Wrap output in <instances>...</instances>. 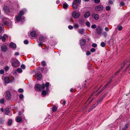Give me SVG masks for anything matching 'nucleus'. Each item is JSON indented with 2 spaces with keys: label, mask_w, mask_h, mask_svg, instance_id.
<instances>
[{
  "label": "nucleus",
  "mask_w": 130,
  "mask_h": 130,
  "mask_svg": "<svg viewBox=\"0 0 130 130\" xmlns=\"http://www.w3.org/2000/svg\"><path fill=\"white\" fill-rule=\"evenodd\" d=\"M45 88V85L43 84L41 85L39 84H37L36 85L34 89L36 91H41L42 89H44Z\"/></svg>",
  "instance_id": "nucleus-1"
},
{
  "label": "nucleus",
  "mask_w": 130,
  "mask_h": 130,
  "mask_svg": "<svg viewBox=\"0 0 130 130\" xmlns=\"http://www.w3.org/2000/svg\"><path fill=\"white\" fill-rule=\"evenodd\" d=\"M3 23L5 25L9 26L11 24V22L9 19L5 18L3 19Z\"/></svg>",
  "instance_id": "nucleus-2"
},
{
  "label": "nucleus",
  "mask_w": 130,
  "mask_h": 130,
  "mask_svg": "<svg viewBox=\"0 0 130 130\" xmlns=\"http://www.w3.org/2000/svg\"><path fill=\"white\" fill-rule=\"evenodd\" d=\"M20 63L18 60L16 59L13 60V63H12V65L13 67H18L20 65Z\"/></svg>",
  "instance_id": "nucleus-3"
},
{
  "label": "nucleus",
  "mask_w": 130,
  "mask_h": 130,
  "mask_svg": "<svg viewBox=\"0 0 130 130\" xmlns=\"http://www.w3.org/2000/svg\"><path fill=\"white\" fill-rule=\"evenodd\" d=\"M5 98L7 100H9L11 99V94L9 90L7 91L6 92Z\"/></svg>",
  "instance_id": "nucleus-4"
},
{
  "label": "nucleus",
  "mask_w": 130,
  "mask_h": 130,
  "mask_svg": "<svg viewBox=\"0 0 130 130\" xmlns=\"http://www.w3.org/2000/svg\"><path fill=\"white\" fill-rule=\"evenodd\" d=\"M4 10L5 11V12L8 14L10 12V8L8 6H5L3 7Z\"/></svg>",
  "instance_id": "nucleus-5"
},
{
  "label": "nucleus",
  "mask_w": 130,
  "mask_h": 130,
  "mask_svg": "<svg viewBox=\"0 0 130 130\" xmlns=\"http://www.w3.org/2000/svg\"><path fill=\"white\" fill-rule=\"evenodd\" d=\"M96 31L98 35L101 34L102 32V27L100 26H98L96 29Z\"/></svg>",
  "instance_id": "nucleus-6"
},
{
  "label": "nucleus",
  "mask_w": 130,
  "mask_h": 130,
  "mask_svg": "<svg viewBox=\"0 0 130 130\" xmlns=\"http://www.w3.org/2000/svg\"><path fill=\"white\" fill-rule=\"evenodd\" d=\"M103 6L101 5H99L98 6H96L95 7V10L97 11H102L103 10Z\"/></svg>",
  "instance_id": "nucleus-7"
},
{
  "label": "nucleus",
  "mask_w": 130,
  "mask_h": 130,
  "mask_svg": "<svg viewBox=\"0 0 130 130\" xmlns=\"http://www.w3.org/2000/svg\"><path fill=\"white\" fill-rule=\"evenodd\" d=\"M72 16L75 18H78L79 16V14L76 13L75 11H73L72 13Z\"/></svg>",
  "instance_id": "nucleus-8"
},
{
  "label": "nucleus",
  "mask_w": 130,
  "mask_h": 130,
  "mask_svg": "<svg viewBox=\"0 0 130 130\" xmlns=\"http://www.w3.org/2000/svg\"><path fill=\"white\" fill-rule=\"evenodd\" d=\"M36 32L35 30L31 31L30 33V36L32 38H35L36 37L37 35L36 34Z\"/></svg>",
  "instance_id": "nucleus-9"
},
{
  "label": "nucleus",
  "mask_w": 130,
  "mask_h": 130,
  "mask_svg": "<svg viewBox=\"0 0 130 130\" xmlns=\"http://www.w3.org/2000/svg\"><path fill=\"white\" fill-rule=\"evenodd\" d=\"M78 3L77 2H73L72 6L73 7L74 9H77L78 5Z\"/></svg>",
  "instance_id": "nucleus-10"
},
{
  "label": "nucleus",
  "mask_w": 130,
  "mask_h": 130,
  "mask_svg": "<svg viewBox=\"0 0 130 130\" xmlns=\"http://www.w3.org/2000/svg\"><path fill=\"white\" fill-rule=\"evenodd\" d=\"M7 47L5 45H3L1 47V50L3 52H6L7 50Z\"/></svg>",
  "instance_id": "nucleus-11"
},
{
  "label": "nucleus",
  "mask_w": 130,
  "mask_h": 130,
  "mask_svg": "<svg viewBox=\"0 0 130 130\" xmlns=\"http://www.w3.org/2000/svg\"><path fill=\"white\" fill-rule=\"evenodd\" d=\"M39 38V41H44L46 40V37L43 35H40Z\"/></svg>",
  "instance_id": "nucleus-12"
},
{
  "label": "nucleus",
  "mask_w": 130,
  "mask_h": 130,
  "mask_svg": "<svg viewBox=\"0 0 130 130\" xmlns=\"http://www.w3.org/2000/svg\"><path fill=\"white\" fill-rule=\"evenodd\" d=\"M36 75L37 76V79L39 80L42 78V75L41 73H37L36 74Z\"/></svg>",
  "instance_id": "nucleus-13"
},
{
  "label": "nucleus",
  "mask_w": 130,
  "mask_h": 130,
  "mask_svg": "<svg viewBox=\"0 0 130 130\" xmlns=\"http://www.w3.org/2000/svg\"><path fill=\"white\" fill-rule=\"evenodd\" d=\"M92 17L96 20H97L99 19V15L98 14L93 13L92 15Z\"/></svg>",
  "instance_id": "nucleus-14"
},
{
  "label": "nucleus",
  "mask_w": 130,
  "mask_h": 130,
  "mask_svg": "<svg viewBox=\"0 0 130 130\" xmlns=\"http://www.w3.org/2000/svg\"><path fill=\"white\" fill-rule=\"evenodd\" d=\"M4 81L7 83H9L10 82V78L9 77H6L4 78Z\"/></svg>",
  "instance_id": "nucleus-15"
},
{
  "label": "nucleus",
  "mask_w": 130,
  "mask_h": 130,
  "mask_svg": "<svg viewBox=\"0 0 130 130\" xmlns=\"http://www.w3.org/2000/svg\"><path fill=\"white\" fill-rule=\"evenodd\" d=\"M5 36L8 37V36L6 34H5L4 35L2 36V35H0V39H2V41H5Z\"/></svg>",
  "instance_id": "nucleus-16"
},
{
  "label": "nucleus",
  "mask_w": 130,
  "mask_h": 130,
  "mask_svg": "<svg viewBox=\"0 0 130 130\" xmlns=\"http://www.w3.org/2000/svg\"><path fill=\"white\" fill-rule=\"evenodd\" d=\"M90 13L89 12L87 11L85 14L84 16L86 18H87L90 16Z\"/></svg>",
  "instance_id": "nucleus-17"
},
{
  "label": "nucleus",
  "mask_w": 130,
  "mask_h": 130,
  "mask_svg": "<svg viewBox=\"0 0 130 130\" xmlns=\"http://www.w3.org/2000/svg\"><path fill=\"white\" fill-rule=\"evenodd\" d=\"M9 45L11 48H15L16 46V44L12 42H11L10 43Z\"/></svg>",
  "instance_id": "nucleus-18"
},
{
  "label": "nucleus",
  "mask_w": 130,
  "mask_h": 130,
  "mask_svg": "<svg viewBox=\"0 0 130 130\" xmlns=\"http://www.w3.org/2000/svg\"><path fill=\"white\" fill-rule=\"evenodd\" d=\"M85 29L84 28H82L79 29L78 32L80 34H83L84 32Z\"/></svg>",
  "instance_id": "nucleus-19"
},
{
  "label": "nucleus",
  "mask_w": 130,
  "mask_h": 130,
  "mask_svg": "<svg viewBox=\"0 0 130 130\" xmlns=\"http://www.w3.org/2000/svg\"><path fill=\"white\" fill-rule=\"evenodd\" d=\"M16 121L18 122H21L22 121V119L20 117H18L17 118Z\"/></svg>",
  "instance_id": "nucleus-20"
},
{
  "label": "nucleus",
  "mask_w": 130,
  "mask_h": 130,
  "mask_svg": "<svg viewBox=\"0 0 130 130\" xmlns=\"http://www.w3.org/2000/svg\"><path fill=\"white\" fill-rule=\"evenodd\" d=\"M112 80V79H111L107 83L104 87L106 88L111 83Z\"/></svg>",
  "instance_id": "nucleus-21"
},
{
  "label": "nucleus",
  "mask_w": 130,
  "mask_h": 130,
  "mask_svg": "<svg viewBox=\"0 0 130 130\" xmlns=\"http://www.w3.org/2000/svg\"><path fill=\"white\" fill-rule=\"evenodd\" d=\"M9 109L8 108H6L5 109V114L8 115L9 113Z\"/></svg>",
  "instance_id": "nucleus-22"
},
{
  "label": "nucleus",
  "mask_w": 130,
  "mask_h": 130,
  "mask_svg": "<svg viewBox=\"0 0 130 130\" xmlns=\"http://www.w3.org/2000/svg\"><path fill=\"white\" fill-rule=\"evenodd\" d=\"M57 109V108L55 105H54L52 107V110L54 112H55Z\"/></svg>",
  "instance_id": "nucleus-23"
},
{
  "label": "nucleus",
  "mask_w": 130,
  "mask_h": 130,
  "mask_svg": "<svg viewBox=\"0 0 130 130\" xmlns=\"http://www.w3.org/2000/svg\"><path fill=\"white\" fill-rule=\"evenodd\" d=\"M68 7V5L66 3H65L63 4V8L64 9H67Z\"/></svg>",
  "instance_id": "nucleus-24"
},
{
  "label": "nucleus",
  "mask_w": 130,
  "mask_h": 130,
  "mask_svg": "<svg viewBox=\"0 0 130 130\" xmlns=\"http://www.w3.org/2000/svg\"><path fill=\"white\" fill-rule=\"evenodd\" d=\"M86 41H80V44L81 46H85L86 45Z\"/></svg>",
  "instance_id": "nucleus-25"
},
{
  "label": "nucleus",
  "mask_w": 130,
  "mask_h": 130,
  "mask_svg": "<svg viewBox=\"0 0 130 130\" xmlns=\"http://www.w3.org/2000/svg\"><path fill=\"white\" fill-rule=\"evenodd\" d=\"M47 93L46 91L45 90H43L42 91V94L43 96H44L46 95Z\"/></svg>",
  "instance_id": "nucleus-26"
},
{
  "label": "nucleus",
  "mask_w": 130,
  "mask_h": 130,
  "mask_svg": "<svg viewBox=\"0 0 130 130\" xmlns=\"http://www.w3.org/2000/svg\"><path fill=\"white\" fill-rule=\"evenodd\" d=\"M22 17V16L19 15L16 18V20H17V21H20Z\"/></svg>",
  "instance_id": "nucleus-27"
},
{
  "label": "nucleus",
  "mask_w": 130,
  "mask_h": 130,
  "mask_svg": "<svg viewBox=\"0 0 130 130\" xmlns=\"http://www.w3.org/2000/svg\"><path fill=\"white\" fill-rule=\"evenodd\" d=\"M12 123V121L11 119H9L8 120V125L9 126L11 125Z\"/></svg>",
  "instance_id": "nucleus-28"
},
{
  "label": "nucleus",
  "mask_w": 130,
  "mask_h": 130,
  "mask_svg": "<svg viewBox=\"0 0 130 130\" xmlns=\"http://www.w3.org/2000/svg\"><path fill=\"white\" fill-rule=\"evenodd\" d=\"M24 14V12L23 10H21L19 11V15L22 16Z\"/></svg>",
  "instance_id": "nucleus-29"
},
{
  "label": "nucleus",
  "mask_w": 130,
  "mask_h": 130,
  "mask_svg": "<svg viewBox=\"0 0 130 130\" xmlns=\"http://www.w3.org/2000/svg\"><path fill=\"white\" fill-rule=\"evenodd\" d=\"M103 99V98L101 97L97 101L98 103L99 104L101 102H102Z\"/></svg>",
  "instance_id": "nucleus-30"
},
{
  "label": "nucleus",
  "mask_w": 130,
  "mask_h": 130,
  "mask_svg": "<svg viewBox=\"0 0 130 130\" xmlns=\"http://www.w3.org/2000/svg\"><path fill=\"white\" fill-rule=\"evenodd\" d=\"M95 107L93 105L89 109L88 111L89 112H90L91 110L93 109Z\"/></svg>",
  "instance_id": "nucleus-31"
},
{
  "label": "nucleus",
  "mask_w": 130,
  "mask_h": 130,
  "mask_svg": "<svg viewBox=\"0 0 130 130\" xmlns=\"http://www.w3.org/2000/svg\"><path fill=\"white\" fill-rule=\"evenodd\" d=\"M79 25L77 23L74 25V28H78L79 27Z\"/></svg>",
  "instance_id": "nucleus-32"
},
{
  "label": "nucleus",
  "mask_w": 130,
  "mask_h": 130,
  "mask_svg": "<svg viewBox=\"0 0 130 130\" xmlns=\"http://www.w3.org/2000/svg\"><path fill=\"white\" fill-rule=\"evenodd\" d=\"M17 71L19 73H21L22 72V70L21 68H19L17 70Z\"/></svg>",
  "instance_id": "nucleus-33"
},
{
  "label": "nucleus",
  "mask_w": 130,
  "mask_h": 130,
  "mask_svg": "<svg viewBox=\"0 0 130 130\" xmlns=\"http://www.w3.org/2000/svg\"><path fill=\"white\" fill-rule=\"evenodd\" d=\"M50 43L51 46H54L56 44L53 41H50Z\"/></svg>",
  "instance_id": "nucleus-34"
},
{
  "label": "nucleus",
  "mask_w": 130,
  "mask_h": 130,
  "mask_svg": "<svg viewBox=\"0 0 130 130\" xmlns=\"http://www.w3.org/2000/svg\"><path fill=\"white\" fill-rule=\"evenodd\" d=\"M86 26L89 27H90V23L89 21H87L86 22Z\"/></svg>",
  "instance_id": "nucleus-35"
},
{
  "label": "nucleus",
  "mask_w": 130,
  "mask_h": 130,
  "mask_svg": "<svg viewBox=\"0 0 130 130\" xmlns=\"http://www.w3.org/2000/svg\"><path fill=\"white\" fill-rule=\"evenodd\" d=\"M100 45L102 47H104L106 45L105 43L104 42H102L100 44Z\"/></svg>",
  "instance_id": "nucleus-36"
},
{
  "label": "nucleus",
  "mask_w": 130,
  "mask_h": 130,
  "mask_svg": "<svg viewBox=\"0 0 130 130\" xmlns=\"http://www.w3.org/2000/svg\"><path fill=\"white\" fill-rule=\"evenodd\" d=\"M129 126V123H126L124 127V129H126Z\"/></svg>",
  "instance_id": "nucleus-37"
},
{
  "label": "nucleus",
  "mask_w": 130,
  "mask_h": 130,
  "mask_svg": "<svg viewBox=\"0 0 130 130\" xmlns=\"http://www.w3.org/2000/svg\"><path fill=\"white\" fill-rule=\"evenodd\" d=\"M106 87H103L102 89L98 92L99 93H101L102 92L105 88Z\"/></svg>",
  "instance_id": "nucleus-38"
},
{
  "label": "nucleus",
  "mask_w": 130,
  "mask_h": 130,
  "mask_svg": "<svg viewBox=\"0 0 130 130\" xmlns=\"http://www.w3.org/2000/svg\"><path fill=\"white\" fill-rule=\"evenodd\" d=\"M96 51V49L94 48H91L90 50V51L92 53Z\"/></svg>",
  "instance_id": "nucleus-39"
},
{
  "label": "nucleus",
  "mask_w": 130,
  "mask_h": 130,
  "mask_svg": "<svg viewBox=\"0 0 130 130\" xmlns=\"http://www.w3.org/2000/svg\"><path fill=\"white\" fill-rule=\"evenodd\" d=\"M110 9V7L109 6H106V9L107 11H109Z\"/></svg>",
  "instance_id": "nucleus-40"
},
{
  "label": "nucleus",
  "mask_w": 130,
  "mask_h": 130,
  "mask_svg": "<svg viewBox=\"0 0 130 130\" xmlns=\"http://www.w3.org/2000/svg\"><path fill=\"white\" fill-rule=\"evenodd\" d=\"M60 103L62 104H63L64 105H65L66 103V102L65 100H62L60 101Z\"/></svg>",
  "instance_id": "nucleus-41"
},
{
  "label": "nucleus",
  "mask_w": 130,
  "mask_h": 130,
  "mask_svg": "<svg viewBox=\"0 0 130 130\" xmlns=\"http://www.w3.org/2000/svg\"><path fill=\"white\" fill-rule=\"evenodd\" d=\"M18 91L20 93H22L24 91L23 89L22 88H19L18 90Z\"/></svg>",
  "instance_id": "nucleus-42"
},
{
  "label": "nucleus",
  "mask_w": 130,
  "mask_h": 130,
  "mask_svg": "<svg viewBox=\"0 0 130 130\" xmlns=\"http://www.w3.org/2000/svg\"><path fill=\"white\" fill-rule=\"evenodd\" d=\"M123 28V27L122 26H120L118 27V28H117L118 29L119 31L121 30Z\"/></svg>",
  "instance_id": "nucleus-43"
},
{
  "label": "nucleus",
  "mask_w": 130,
  "mask_h": 130,
  "mask_svg": "<svg viewBox=\"0 0 130 130\" xmlns=\"http://www.w3.org/2000/svg\"><path fill=\"white\" fill-rule=\"evenodd\" d=\"M92 46L93 47H97V45L95 43H93L92 45Z\"/></svg>",
  "instance_id": "nucleus-44"
},
{
  "label": "nucleus",
  "mask_w": 130,
  "mask_h": 130,
  "mask_svg": "<svg viewBox=\"0 0 130 130\" xmlns=\"http://www.w3.org/2000/svg\"><path fill=\"white\" fill-rule=\"evenodd\" d=\"M49 85V82H46V83L45 85V86L46 87H48Z\"/></svg>",
  "instance_id": "nucleus-45"
},
{
  "label": "nucleus",
  "mask_w": 130,
  "mask_h": 130,
  "mask_svg": "<svg viewBox=\"0 0 130 130\" xmlns=\"http://www.w3.org/2000/svg\"><path fill=\"white\" fill-rule=\"evenodd\" d=\"M94 2L95 4H99L100 2V0H94Z\"/></svg>",
  "instance_id": "nucleus-46"
},
{
  "label": "nucleus",
  "mask_w": 130,
  "mask_h": 130,
  "mask_svg": "<svg viewBox=\"0 0 130 130\" xmlns=\"http://www.w3.org/2000/svg\"><path fill=\"white\" fill-rule=\"evenodd\" d=\"M4 99H2L0 100V103L1 104H4Z\"/></svg>",
  "instance_id": "nucleus-47"
},
{
  "label": "nucleus",
  "mask_w": 130,
  "mask_h": 130,
  "mask_svg": "<svg viewBox=\"0 0 130 130\" xmlns=\"http://www.w3.org/2000/svg\"><path fill=\"white\" fill-rule=\"evenodd\" d=\"M41 64L42 66H45L46 65V63L45 61H42L41 62Z\"/></svg>",
  "instance_id": "nucleus-48"
},
{
  "label": "nucleus",
  "mask_w": 130,
  "mask_h": 130,
  "mask_svg": "<svg viewBox=\"0 0 130 130\" xmlns=\"http://www.w3.org/2000/svg\"><path fill=\"white\" fill-rule=\"evenodd\" d=\"M96 25L95 24H93L91 26V28H92L94 29L96 27Z\"/></svg>",
  "instance_id": "nucleus-49"
},
{
  "label": "nucleus",
  "mask_w": 130,
  "mask_h": 130,
  "mask_svg": "<svg viewBox=\"0 0 130 130\" xmlns=\"http://www.w3.org/2000/svg\"><path fill=\"white\" fill-rule=\"evenodd\" d=\"M9 69V68L8 66H6L4 68V70L6 71H7Z\"/></svg>",
  "instance_id": "nucleus-50"
},
{
  "label": "nucleus",
  "mask_w": 130,
  "mask_h": 130,
  "mask_svg": "<svg viewBox=\"0 0 130 130\" xmlns=\"http://www.w3.org/2000/svg\"><path fill=\"white\" fill-rule=\"evenodd\" d=\"M4 73V71L3 70L1 69L0 70V74H3Z\"/></svg>",
  "instance_id": "nucleus-51"
},
{
  "label": "nucleus",
  "mask_w": 130,
  "mask_h": 130,
  "mask_svg": "<svg viewBox=\"0 0 130 130\" xmlns=\"http://www.w3.org/2000/svg\"><path fill=\"white\" fill-rule=\"evenodd\" d=\"M19 98L20 99H22L24 98V96L22 94H20L19 95Z\"/></svg>",
  "instance_id": "nucleus-52"
},
{
  "label": "nucleus",
  "mask_w": 130,
  "mask_h": 130,
  "mask_svg": "<svg viewBox=\"0 0 130 130\" xmlns=\"http://www.w3.org/2000/svg\"><path fill=\"white\" fill-rule=\"evenodd\" d=\"M74 2H77L79 4H80L81 3V0H74Z\"/></svg>",
  "instance_id": "nucleus-53"
},
{
  "label": "nucleus",
  "mask_w": 130,
  "mask_h": 130,
  "mask_svg": "<svg viewBox=\"0 0 130 130\" xmlns=\"http://www.w3.org/2000/svg\"><path fill=\"white\" fill-rule=\"evenodd\" d=\"M4 123V121L2 119H0V124H2Z\"/></svg>",
  "instance_id": "nucleus-54"
},
{
  "label": "nucleus",
  "mask_w": 130,
  "mask_h": 130,
  "mask_svg": "<svg viewBox=\"0 0 130 130\" xmlns=\"http://www.w3.org/2000/svg\"><path fill=\"white\" fill-rule=\"evenodd\" d=\"M39 70H41L42 72L43 73V71L44 70V68H39Z\"/></svg>",
  "instance_id": "nucleus-55"
},
{
  "label": "nucleus",
  "mask_w": 130,
  "mask_h": 130,
  "mask_svg": "<svg viewBox=\"0 0 130 130\" xmlns=\"http://www.w3.org/2000/svg\"><path fill=\"white\" fill-rule=\"evenodd\" d=\"M68 27L71 30L73 28V27L72 26H71V25H69L68 26Z\"/></svg>",
  "instance_id": "nucleus-56"
},
{
  "label": "nucleus",
  "mask_w": 130,
  "mask_h": 130,
  "mask_svg": "<svg viewBox=\"0 0 130 130\" xmlns=\"http://www.w3.org/2000/svg\"><path fill=\"white\" fill-rule=\"evenodd\" d=\"M42 42H40L38 44V45L39 46H41L42 47L43 46V44L42 43Z\"/></svg>",
  "instance_id": "nucleus-57"
},
{
  "label": "nucleus",
  "mask_w": 130,
  "mask_h": 130,
  "mask_svg": "<svg viewBox=\"0 0 130 130\" xmlns=\"http://www.w3.org/2000/svg\"><path fill=\"white\" fill-rule=\"evenodd\" d=\"M108 3L110 4H113V3L112 1L111 0H109L108 1Z\"/></svg>",
  "instance_id": "nucleus-58"
},
{
  "label": "nucleus",
  "mask_w": 130,
  "mask_h": 130,
  "mask_svg": "<svg viewBox=\"0 0 130 130\" xmlns=\"http://www.w3.org/2000/svg\"><path fill=\"white\" fill-rule=\"evenodd\" d=\"M21 67L23 69H24L25 68V66L24 64H22L21 65Z\"/></svg>",
  "instance_id": "nucleus-59"
},
{
  "label": "nucleus",
  "mask_w": 130,
  "mask_h": 130,
  "mask_svg": "<svg viewBox=\"0 0 130 130\" xmlns=\"http://www.w3.org/2000/svg\"><path fill=\"white\" fill-rule=\"evenodd\" d=\"M91 54V52L89 51H87L86 52V55H90Z\"/></svg>",
  "instance_id": "nucleus-60"
},
{
  "label": "nucleus",
  "mask_w": 130,
  "mask_h": 130,
  "mask_svg": "<svg viewBox=\"0 0 130 130\" xmlns=\"http://www.w3.org/2000/svg\"><path fill=\"white\" fill-rule=\"evenodd\" d=\"M126 63L127 60H125L124 61L122 64L124 65H125L126 64Z\"/></svg>",
  "instance_id": "nucleus-61"
},
{
  "label": "nucleus",
  "mask_w": 130,
  "mask_h": 130,
  "mask_svg": "<svg viewBox=\"0 0 130 130\" xmlns=\"http://www.w3.org/2000/svg\"><path fill=\"white\" fill-rule=\"evenodd\" d=\"M107 33L105 32H104L103 33V35L104 36H106L107 35Z\"/></svg>",
  "instance_id": "nucleus-62"
},
{
  "label": "nucleus",
  "mask_w": 130,
  "mask_h": 130,
  "mask_svg": "<svg viewBox=\"0 0 130 130\" xmlns=\"http://www.w3.org/2000/svg\"><path fill=\"white\" fill-rule=\"evenodd\" d=\"M107 94V93H106L105 94H104L103 96H101V97H102L103 98V99L106 96Z\"/></svg>",
  "instance_id": "nucleus-63"
},
{
  "label": "nucleus",
  "mask_w": 130,
  "mask_h": 130,
  "mask_svg": "<svg viewBox=\"0 0 130 130\" xmlns=\"http://www.w3.org/2000/svg\"><path fill=\"white\" fill-rule=\"evenodd\" d=\"M124 5H125V3L124 2H122L120 3V5L121 6H123Z\"/></svg>",
  "instance_id": "nucleus-64"
}]
</instances>
